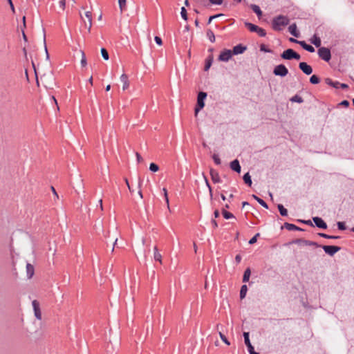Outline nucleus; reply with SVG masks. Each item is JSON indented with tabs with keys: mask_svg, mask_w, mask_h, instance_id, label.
I'll use <instances>...</instances> for the list:
<instances>
[{
	"mask_svg": "<svg viewBox=\"0 0 354 354\" xmlns=\"http://www.w3.org/2000/svg\"><path fill=\"white\" fill-rule=\"evenodd\" d=\"M149 169L153 172H156L158 171L159 167L155 163H151L149 165Z\"/></svg>",
	"mask_w": 354,
	"mask_h": 354,
	"instance_id": "obj_39",
	"label": "nucleus"
},
{
	"mask_svg": "<svg viewBox=\"0 0 354 354\" xmlns=\"http://www.w3.org/2000/svg\"><path fill=\"white\" fill-rule=\"evenodd\" d=\"M34 267L30 263H27L26 265V272H27V276L28 279H30L33 274H34Z\"/></svg>",
	"mask_w": 354,
	"mask_h": 354,
	"instance_id": "obj_22",
	"label": "nucleus"
},
{
	"mask_svg": "<svg viewBox=\"0 0 354 354\" xmlns=\"http://www.w3.org/2000/svg\"><path fill=\"white\" fill-rule=\"evenodd\" d=\"M290 41L291 42L297 43V44H299V42L300 41H298V40H297V39H295L294 38H290Z\"/></svg>",
	"mask_w": 354,
	"mask_h": 354,
	"instance_id": "obj_64",
	"label": "nucleus"
},
{
	"mask_svg": "<svg viewBox=\"0 0 354 354\" xmlns=\"http://www.w3.org/2000/svg\"><path fill=\"white\" fill-rule=\"evenodd\" d=\"M299 44H300L302 48L304 49H305L306 50L310 52V53H313L315 52V48L313 46H310V45H308L307 44L305 41H299Z\"/></svg>",
	"mask_w": 354,
	"mask_h": 354,
	"instance_id": "obj_20",
	"label": "nucleus"
},
{
	"mask_svg": "<svg viewBox=\"0 0 354 354\" xmlns=\"http://www.w3.org/2000/svg\"><path fill=\"white\" fill-rule=\"evenodd\" d=\"M232 50H224L218 56V60L222 62H228L232 56Z\"/></svg>",
	"mask_w": 354,
	"mask_h": 354,
	"instance_id": "obj_9",
	"label": "nucleus"
},
{
	"mask_svg": "<svg viewBox=\"0 0 354 354\" xmlns=\"http://www.w3.org/2000/svg\"><path fill=\"white\" fill-rule=\"evenodd\" d=\"M245 26L248 28L250 32H257L260 37H265L266 35V31L263 28L252 23L245 22Z\"/></svg>",
	"mask_w": 354,
	"mask_h": 354,
	"instance_id": "obj_3",
	"label": "nucleus"
},
{
	"mask_svg": "<svg viewBox=\"0 0 354 354\" xmlns=\"http://www.w3.org/2000/svg\"><path fill=\"white\" fill-rule=\"evenodd\" d=\"M301 241L304 242L306 245H315L316 247H319V245L316 242H313L311 241L300 240V239L296 241L297 243L301 242Z\"/></svg>",
	"mask_w": 354,
	"mask_h": 354,
	"instance_id": "obj_32",
	"label": "nucleus"
},
{
	"mask_svg": "<svg viewBox=\"0 0 354 354\" xmlns=\"http://www.w3.org/2000/svg\"><path fill=\"white\" fill-rule=\"evenodd\" d=\"M243 178L245 184L250 187L252 185L251 176L248 172L244 174Z\"/></svg>",
	"mask_w": 354,
	"mask_h": 354,
	"instance_id": "obj_27",
	"label": "nucleus"
},
{
	"mask_svg": "<svg viewBox=\"0 0 354 354\" xmlns=\"http://www.w3.org/2000/svg\"><path fill=\"white\" fill-rule=\"evenodd\" d=\"M136 156L137 161L138 162H142L143 159H142V156H140V154L138 152L136 153Z\"/></svg>",
	"mask_w": 354,
	"mask_h": 354,
	"instance_id": "obj_52",
	"label": "nucleus"
},
{
	"mask_svg": "<svg viewBox=\"0 0 354 354\" xmlns=\"http://www.w3.org/2000/svg\"><path fill=\"white\" fill-rule=\"evenodd\" d=\"M153 257L156 261H159L160 263H162V255L158 250V248L156 246L154 247V254Z\"/></svg>",
	"mask_w": 354,
	"mask_h": 354,
	"instance_id": "obj_24",
	"label": "nucleus"
},
{
	"mask_svg": "<svg viewBox=\"0 0 354 354\" xmlns=\"http://www.w3.org/2000/svg\"><path fill=\"white\" fill-rule=\"evenodd\" d=\"M101 53H102V55L103 58L105 60H108L109 59V53H108L107 50L105 48H102L101 49Z\"/></svg>",
	"mask_w": 354,
	"mask_h": 354,
	"instance_id": "obj_40",
	"label": "nucleus"
},
{
	"mask_svg": "<svg viewBox=\"0 0 354 354\" xmlns=\"http://www.w3.org/2000/svg\"><path fill=\"white\" fill-rule=\"evenodd\" d=\"M125 183L128 187V189L131 193L133 192V190L131 189V185H129V180L127 178H124Z\"/></svg>",
	"mask_w": 354,
	"mask_h": 354,
	"instance_id": "obj_53",
	"label": "nucleus"
},
{
	"mask_svg": "<svg viewBox=\"0 0 354 354\" xmlns=\"http://www.w3.org/2000/svg\"><path fill=\"white\" fill-rule=\"evenodd\" d=\"M223 0H209V2L212 3V4H215V5H221L222 4Z\"/></svg>",
	"mask_w": 354,
	"mask_h": 354,
	"instance_id": "obj_49",
	"label": "nucleus"
},
{
	"mask_svg": "<svg viewBox=\"0 0 354 354\" xmlns=\"http://www.w3.org/2000/svg\"><path fill=\"white\" fill-rule=\"evenodd\" d=\"M281 58L288 60H290L292 59L299 60L301 58L300 55L291 48L284 50L283 53L281 55Z\"/></svg>",
	"mask_w": 354,
	"mask_h": 354,
	"instance_id": "obj_4",
	"label": "nucleus"
},
{
	"mask_svg": "<svg viewBox=\"0 0 354 354\" xmlns=\"http://www.w3.org/2000/svg\"><path fill=\"white\" fill-rule=\"evenodd\" d=\"M222 214L225 219H229L234 217V215L232 213L226 211L224 209L222 210Z\"/></svg>",
	"mask_w": 354,
	"mask_h": 354,
	"instance_id": "obj_35",
	"label": "nucleus"
},
{
	"mask_svg": "<svg viewBox=\"0 0 354 354\" xmlns=\"http://www.w3.org/2000/svg\"><path fill=\"white\" fill-rule=\"evenodd\" d=\"M120 81L123 84V86H122L123 90L127 89L129 88V80H128V76L126 74L123 73L120 76Z\"/></svg>",
	"mask_w": 354,
	"mask_h": 354,
	"instance_id": "obj_18",
	"label": "nucleus"
},
{
	"mask_svg": "<svg viewBox=\"0 0 354 354\" xmlns=\"http://www.w3.org/2000/svg\"><path fill=\"white\" fill-rule=\"evenodd\" d=\"M204 178H205L206 185L207 186V187L209 189L210 196L212 197V187H211V186H210V185L209 183V181H208L207 178L205 176H204Z\"/></svg>",
	"mask_w": 354,
	"mask_h": 354,
	"instance_id": "obj_47",
	"label": "nucleus"
},
{
	"mask_svg": "<svg viewBox=\"0 0 354 354\" xmlns=\"http://www.w3.org/2000/svg\"><path fill=\"white\" fill-rule=\"evenodd\" d=\"M290 23V19L287 16L278 15L274 17L272 20V28L274 31H281L283 28L288 26Z\"/></svg>",
	"mask_w": 354,
	"mask_h": 354,
	"instance_id": "obj_1",
	"label": "nucleus"
},
{
	"mask_svg": "<svg viewBox=\"0 0 354 354\" xmlns=\"http://www.w3.org/2000/svg\"><path fill=\"white\" fill-rule=\"evenodd\" d=\"M243 337H244L245 344L248 347V351H251L252 350H254V347L251 344L250 339H249V333L244 332Z\"/></svg>",
	"mask_w": 354,
	"mask_h": 354,
	"instance_id": "obj_15",
	"label": "nucleus"
},
{
	"mask_svg": "<svg viewBox=\"0 0 354 354\" xmlns=\"http://www.w3.org/2000/svg\"><path fill=\"white\" fill-rule=\"evenodd\" d=\"M119 7L121 12L126 10L127 1L126 0H118Z\"/></svg>",
	"mask_w": 354,
	"mask_h": 354,
	"instance_id": "obj_33",
	"label": "nucleus"
},
{
	"mask_svg": "<svg viewBox=\"0 0 354 354\" xmlns=\"http://www.w3.org/2000/svg\"><path fill=\"white\" fill-rule=\"evenodd\" d=\"M247 291H248L247 286L243 285L241 286V290H240V298L241 299H243L245 297Z\"/></svg>",
	"mask_w": 354,
	"mask_h": 354,
	"instance_id": "obj_29",
	"label": "nucleus"
},
{
	"mask_svg": "<svg viewBox=\"0 0 354 354\" xmlns=\"http://www.w3.org/2000/svg\"><path fill=\"white\" fill-rule=\"evenodd\" d=\"M299 67L306 75H310L313 72L312 67L306 62H300Z\"/></svg>",
	"mask_w": 354,
	"mask_h": 354,
	"instance_id": "obj_11",
	"label": "nucleus"
},
{
	"mask_svg": "<svg viewBox=\"0 0 354 354\" xmlns=\"http://www.w3.org/2000/svg\"><path fill=\"white\" fill-rule=\"evenodd\" d=\"M8 1L9 2V4L10 6L11 9L14 12L15 11V8H14V6H13V3H12V1L11 0H8Z\"/></svg>",
	"mask_w": 354,
	"mask_h": 354,
	"instance_id": "obj_61",
	"label": "nucleus"
},
{
	"mask_svg": "<svg viewBox=\"0 0 354 354\" xmlns=\"http://www.w3.org/2000/svg\"><path fill=\"white\" fill-rule=\"evenodd\" d=\"M32 307H33V310H34L35 316L36 317V318L38 320H41V313L39 301L37 300H33L32 302Z\"/></svg>",
	"mask_w": 354,
	"mask_h": 354,
	"instance_id": "obj_10",
	"label": "nucleus"
},
{
	"mask_svg": "<svg viewBox=\"0 0 354 354\" xmlns=\"http://www.w3.org/2000/svg\"><path fill=\"white\" fill-rule=\"evenodd\" d=\"M162 191H163V193H164V196H165V199L167 207L169 208V198H168V194H167V190L166 188L164 187L162 189Z\"/></svg>",
	"mask_w": 354,
	"mask_h": 354,
	"instance_id": "obj_42",
	"label": "nucleus"
},
{
	"mask_svg": "<svg viewBox=\"0 0 354 354\" xmlns=\"http://www.w3.org/2000/svg\"><path fill=\"white\" fill-rule=\"evenodd\" d=\"M252 197L257 201V202L265 208H268L267 203L261 198H259L256 195H252Z\"/></svg>",
	"mask_w": 354,
	"mask_h": 354,
	"instance_id": "obj_30",
	"label": "nucleus"
},
{
	"mask_svg": "<svg viewBox=\"0 0 354 354\" xmlns=\"http://www.w3.org/2000/svg\"><path fill=\"white\" fill-rule=\"evenodd\" d=\"M318 55L319 57L326 61V62H328L330 58H331V53H330V50L329 48H326V47H320L319 49H318Z\"/></svg>",
	"mask_w": 354,
	"mask_h": 354,
	"instance_id": "obj_6",
	"label": "nucleus"
},
{
	"mask_svg": "<svg viewBox=\"0 0 354 354\" xmlns=\"http://www.w3.org/2000/svg\"><path fill=\"white\" fill-rule=\"evenodd\" d=\"M292 102H298V103H302L304 102V100L303 98L298 95H294L291 100H290Z\"/></svg>",
	"mask_w": 354,
	"mask_h": 354,
	"instance_id": "obj_36",
	"label": "nucleus"
},
{
	"mask_svg": "<svg viewBox=\"0 0 354 354\" xmlns=\"http://www.w3.org/2000/svg\"><path fill=\"white\" fill-rule=\"evenodd\" d=\"M154 39L157 44L160 46L162 44V39L160 37L156 36Z\"/></svg>",
	"mask_w": 354,
	"mask_h": 354,
	"instance_id": "obj_51",
	"label": "nucleus"
},
{
	"mask_svg": "<svg viewBox=\"0 0 354 354\" xmlns=\"http://www.w3.org/2000/svg\"><path fill=\"white\" fill-rule=\"evenodd\" d=\"M318 235L321 237L325 238V239H330V235L324 234V233H319Z\"/></svg>",
	"mask_w": 354,
	"mask_h": 354,
	"instance_id": "obj_56",
	"label": "nucleus"
},
{
	"mask_svg": "<svg viewBox=\"0 0 354 354\" xmlns=\"http://www.w3.org/2000/svg\"><path fill=\"white\" fill-rule=\"evenodd\" d=\"M212 158H213L215 164H216L217 165H221V159H220V158L218 157V156L217 154H214L213 156H212Z\"/></svg>",
	"mask_w": 354,
	"mask_h": 354,
	"instance_id": "obj_44",
	"label": "nucleus"
},
{
	"mask_svg": "<svg viewBox=\"0 0 354 354\" xmlns=\"http://www.w3.org/2000/svg\"><path fill=\"white\" fill-rule=\"evenodd\" d=\"M180 15H181L182 18H183L184 20H185V21H187V10H186V9H185L184 7H183V8H181Z\"/></svg>",
	"mask_w": 354,
	"mask_h": 354,
	"instance_id": "obj_41",
	"label": "nucleus"
},
{
	"mask_svg": "<svg viewBox=\"0 0 354 354\" xmlns=\"http://www.w3.org/2000/svg\"><path fill=\"white\" fill-rule=\"evenodd\" d=\"M251 274V271L250 268H247L243 274V282L246 283L249 281L250 277Z\"/></svg>",
	"mask_w": 354,
	"mask_h": 354,
	"instance_id": "obj_25",
	"label": "nucleus"
},
{
	"mask_svg": "<svg viewBox=\"0 0 354 354\" xmlns=\"http://www.w3.org/2000/svg\"><path fill=\"white\" fill-rule=\"evenodd\" d=\"M288 31L290 33L295 37H299V32L297 29L296 24H292L288 27Z\"/></svg>",
	"mask_w": 354,
	"mask_h": 354,
	"instance_id": "obj_17",
	"label": "nucleus"
},
{
	"mask_svg": "<svg viewBox=\"0 0 354 354\" xmlns=\"http://www.w3.org/2000/svg\"><path fill=\"white\" fill-rule=\"evenodd\" d=\"M337 227H338V229L340 230H346V225H345V223L344 222H337Z\"/></svg>",
	"mask_w": 354,
	"mask_h": 354,
	"instance_id": "obj_45",
	"label": "nucleus"
},
{
	"mask_svg": "<svg viewBox=\"0 0 354 354\" xmlns=\"http://www.w3.org/2000/svg\"><path fill=\"white\" fill-rule=\"evenodd\" d=\"M246 46H243L242 44H239L233 48L232 53L233 55L242 54L246 50Z\"/></svg>",
	"mask_w": 354,
	"mask_h": 354,
	"instance_id": "obj_13",
	"label": "nucleus"
},
{
	"mask_svg": "<svg viewBox=\"0 0 354 354\" xmlns=\"http://www.w3.org/2000/svg\"><path fill=\"white\" fill-rule=\"evenodd\" d=\"M230 168L237 173L241 172V166L238 160H234L230 162Z\"/></svg>",
	"mask_w": 354,
	"mask_h": 354,
	"instance_id": "obj_16",
	"label": "nucleus"
},
{
	"mask_svg": "<svg viewBox=\"0 0 354 354\" xmlns=\"http://www.w3.org/2000/svg\"><path fill=\"white\" fill-rule=\"evenodd\" d=\"M277 207L281 216H286L288 215V210L282 205L279 204Z\"/></svg>",
	"mask_w": 354,
	"mask_h": 354,
	"instance_id": "obj_28",
	"label": "nucleus"
},
{
	"mask_svg": "<svg viewBox=\"0 0 354 354\" xmlns=\"http://www.w3.org/2000/svg\"><path fill=\"white\" fill-rule=\"evenodd\" d=\"M313 220L317 227L322 228V229L327 228V224L322 218L313 217Z\"/></svg>",
	"mask_w": 354,
	"mask_h": 354,
	"instance_id": "obj_12",
	"label": "nucleus"
},
{
	"mask_svg": "<svg viewBox=\"0 0 354 354\" xmlns=\"http://www.w3.org/2000/svg\"><path fill=\"white\" fill-rule=\"evenodd\" d=\"M338 88H342L343 89H345V88H348V86L344 83H339V84L338 85Z\"/></svg>",
	"mask_w": 354,
	"mask_h": 354,
	"instance_id": "obj_57",
	"label": "nucleus"
},
{
	"mask_svg": "<svg viewBox=\"0 0 354 354\" xmlns=\"http://www.w3.org/2000/svg\"><path fill=\"white\" fill-rule=\"evenodd\" d=\"M222 15H213V16H211L209 18V20H208V24H210L211 21H212V19L218 17H220Z\"/></svg>",
	"mask_w": 354,
	"mask_h": 354,
	"instance_id": "obj_54",
	"label": "nucleus"
},
{
	"mask_svg": "<svg viewBox=\"0 0 354 354\" xmlns=\"http://www.w3.org/2000/svg\"><path fill=\"white\" fill-rule=\"evenodd\" d=\"M259 236V234L257 233L255 236H254L250 241H249V243L250 244H254L257 242V237Z\"/></svg>",
	"mask_w": 354,
	"mask_h": 354,
	"instance_id": "obj_48",
	"label": "nucleus"
},
{
	"mask_svg": "<svg viewBox=\"0 0 354 354\" xmlns=\"http://www.w3.org/2000/svg\"><path fill=\"white\" fill-rule=\"evenodd\" d=\"M214 215L215 218H218L220 215L218 209H216L214 212Z\"/></svg>",
	"mask_w": 354,
	"mask_h": 354,
	"instance_id": "obj_60",
	"label": "nucleus"
},
{
	"mask_svg": "<svg viewBox=\"0 0 354 354\" xmlns=\"http://www.w3.org/2000/svg\"><path fill=\"white\" fill-rule=\"evenodd\" d=\"M82 53V59H81V65L82 67H84L87 64L86 58L85 54L83 51H81Z\"/></svg>",
	"mask_w": 354,
	"mask_h": 354,
	"instance_id": "obj_38",
	"label": "nucleus"
},
{
	"mask_svg": "<svg viewBox=\"0 0 354 354\" xmlns=\"http://www.w3.org/2000/svg\"><path fill=\"white\" fill-rule=\"evenodd\" d=\"M235 261L237 263H239L241 261V255L239 254H237L236 257H235Z\"/></svg>",
	"mask_w": 354,
	"mask_h": 354,
	"instance_id": "obj_59",
	"label": "nucleus"
},
{
	"mask_svg": "<svg viewBox=\"0 0 354 354\" xmlns=\"http://www.w3.org/2000/svg\"><path fill=\"white\" fill-rule=\"evenodd\" d=\"M212 61H213L212 57H209L208 59H206L205 65V68H204L205 71L209 70V68H210V66L212 64Z\"/></svg>",
	"mask_w": 354,
	"mask_h": 354,
	"instance_id": "obj_34",
	"label": "nucleus"
},
{
	"mask_svg": "<svg viewBox=\"0 0 354 354\" xmlns=\"http://www.w3.org/2000/svg\"><path fill=\"white\" fill-rule=\"evenodd\" d=\"M59 7L62 8V10H64L65 9L66 0H60L59 2Z\"/></svg>",
	"mask_w": 354,
	"mask_h": 354,
	"instance_id": "obj_50",
	"label": "nucleus"
},
{
	"mask_svg": "<svg viewBox=\"0 0 354 354\" xmlns=\"http://www.w3.org/2000/svg\"><path fill=\"white\" fill-rule=\"evenodd\" d=\"M80 16L84 23V28L89 33L92 27V12L91 11H86L84 12V16H83L82 13H80Z\"/></svg>",
	"mask_w": 354,
	"mask_h": 354,
	"instance_id": "obj_2",
	"label": "nucleus"
},
{
	"mask_svg": "<svg viewBox=\"0 0 354 354\" xmlns=\"http://www.w3.org/2000/svg\"><path fill=\"white\" fill-rule=\"evenodd\" d=\"M339 105L344 106H348L349 102L347 100H343L339 103Z\"/></svg>",
	"mask_w": 354,
	"mask_h": 354,
	"instance_id": "obj_55",
	"label": "nucleus"
},
{
	"mask_svg": "<svg viewBox=\"0 0 354 354\" xmlns=\"http://www.w3.org/2000/svg\"><path fill=\"white\" fill-rule=\"evenodd\" d=\"M260 50L265 53H270L271 50L268 49L265 44H261L260 46Z\"/></svg>",
	"mask_w": 354,
	"mask_h": 354,
	"instance_id": "obj_46",
	"label": "nucleus"
},
{
	"mask_svg": "<svg viewBox=\"0 0 354 354\" xmlns=\"http://www.w3.org/2000/svg\"><path fill=\"white\" fill-rule=\"evenodd\" d=\"M283 226L285 228H286L288 230H290V231H292V230L302 231L303 230L299 227H298L294 224L289 223H285Z\"/></svg>",
	"mask_w": 354,
	"mask_h": 354,
	"instance_id": "obj_19",
	"label": "nucleus"
},
{
	"mask_svg": "<svg viewBox=\"0 0 354 354\" xmlns=\"http://www.w3.org/2000/svg\"><path fill=\"white\" fill-rule=\"evenodd\" d=\"M210 176L212 180L214 183H218L221 182V178L218 172L214 169H210Z\"/></svg>",
	"mask_w": 354,
	"mask_h": 354,
	"instance_id": "obj_14",
	"label": "nucleus"
},
{
	"mask_svg": "<svg viewBox=\"0 0 354 354\" xmlns=\"http://www.w3.org/2000/svg\"><path fill=\"white\" fill-rule=\"evenodd\" d=\"M310 82L311 84H316L320 82V80L317 75H313L310 77Z\"/></svg>",
	"mask_w": 354,
	"mask_h": 354,
	"instance_id": "obj_37",
	"label": "nucleus"
},
{
	"mask_svg": "<svg viewBox=\"0 0 354 354\" xmlns=\"http://www.w3.org/2000/svg\"><path fill=\"white\" fill-rule=\"evenodd\" d=\"M250 8L253 10V12L257 14L259 18H260L262 16L263 13L259 6L255 4H251Z\"/></svg>",
	"mask_w": 354,
	"mask_h": 354,
	"instance_id": "obj_21",
	"label": "nucleus"
},
{
	"mask_svg": "<svg viewBox=\"0 0 354 354\" xmlns=\"http://www.w3.org/2000/svg\"><path fill=\"white\" fill-rule=\"evenodd\" d=\"M273 73L277 76L285 77L288 75V70L283 64H279L274 67Z\"/></svg>",
	"mask_w": 354,
	"mask_h": 354,
	"instance_id": "obj_7",
	"label": "nucleus"
},
{
	"mask_svg": "<svg viewBox=\"0 0 354 354\" xmlns=\"http://www.w3.org/2000/svg\"><path fill=\"white\" fill-rule=\"evenodd\" d=\"M325 82H326L327 84H328V85H330V86H333V87H334V88H338V85L339 84V82H333V81L331 79H330V78H326V79L325 80Z\"/></svg>",
	"mask_w": 354,
	"mask_h": 354,
	"instance_id": "obj_26",
	"label": "nucleus"
},
{
	"mask_svg": "<svg viewBox=\"0 0 354 354\" xmlns=\"http://www.w3.org/2000/svg\"><path fill=\"white\" fill-rule=\"evenodd\" d=\"M324 252L330 256H333L336 252L340 250L341 248L335 245H324L322 246Z\"/></svg>",
	"mask_w": 354,
	"mask_h": 354,
	"instance_id": "obj_8",
	"label": "nucleus"
},
{
	"mask_svg": "<svg viewBox=\"0 0 354 354\" xmlns=\"http://www.w3.org/2000/svg\"><path fill=\"white\" fill-rule=\"evenodd\" d=\"M51 98L53 100L54 103L56 104L57 109H59L57 102V100L55 99V97L54 96H52Z\"/></svg>",
	"mask_w": 354,
	"mask_h": 354,
	"instance_id": "obj_62",
	"label": "nucleus"
},
{
	"mask_svg": "<svg viewBox=\"0 0 354 354\" xmlns=\"http://www.w3.org/2000/svg\"><path fill=\"white\" fill-rule=\"evenodd\" d=\"M310 41L312 44H313L316 47H320L321 46V39L317 36L316 35H314L312 39H310Z\"/></svg>",
	"mask_w": 354,
	"mask_h": 354,
	"instance_id": "obj_23",
	"label": "nucleus"
},
{
	"mask_svg": "<svg viewBox=\"0 0 354 354\" xmlns=\"http://www.w3.org/2000/svg\"><path fill=\"white\" fill-rule=\"evenodd\" d=\"M212 223L214 226V228L217 227H218V224H217V222L215 221V220H212Z\"/></svg>",
	"mask_w": 354,
	"mask_h": 354,
	"instance_id": "obj_63",
	"label": "nucleus"
},
{
	"mask_svg": "<svg viewBox=\"0 0 354 354\" xmlns=\"http://www.w3.org/2000/svg\"><path fill=\"white\" fill-rule=\"evenodd\" d=\"M51 190H52L54 196H55L56 199H58L59 198V196H58L55 189L54 188V187H51Z\"/></svg>",
	"mask_w": 354,
	"mask_h": 354,
	"instance_id": "obj_58",
	"label": "nucleus"
},
{
	"mask_svg": "<svg viewBox=\"0 0 354 354\" xmlns=\"http://www.w3.org/2000/svg\"><path fill=\"white\" fill-rule=\"evenodd\" d=\"M207 97V93L205 92H200L197 97V104L195 108V114L197 115L198 111L202 109L205 106L204 100Z\"/></svg>",
	"mask_w": 354,
	"mask_h": 354,
	"instance_id": "obj_5",
	"label": "nucleus"
},
{
	"mask_svg": "<svg viewBox=\"0 0 354 354\" xmlns=\"http://www.w3.org/2000/svg\"><path fill=\"white\" fill-rule=\"evenodd\" d=\"M207 37H208V39H209V41L211 42L214 43L215 41V36L212 30H210V29L207 30Z\"/></svg>",
	"mask_w": 354,
	"mask_h": 354,
	"instance_id": "obj_31",
	"label": "nucleus"
},
{
	"mask_svg": "<svg viewBox=\"0 0 354 354\" xmlns=\"http://www.w3.org/2000/svg\"><path fill=\"white\" fill-rule=\"evenodd\" d=\"M219 336H220L221 339H222V341L224 343H225L227 345H230V342L227 340V339L225 337V335H223L221 332L219 333Z\"/></svg>",
	"mask_w": 354,
	"mask_h": 354,
	"instance_id": "obj_43",
	"label": "nucleus"
}]
</instances>
